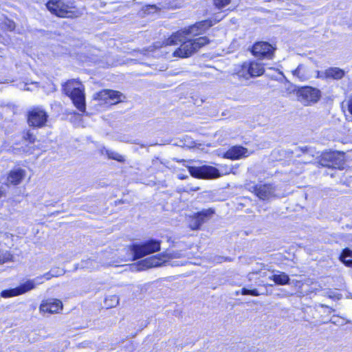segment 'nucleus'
<instances>
[{
  "mask_svg": "<svg viewBox=\"0 0 352 352\" xmlns=\"http://www.w3.org/2000/svg\"><path fill=\"white\" fill-rule=\"evenodd\" d=\"M320 164L323 166L343 169L344 165V154L335 151L324 153L322 155Z\"/></svg>",
  "mask_w": 352,
  "mask_h": 352,
  "instance_id": "6e6552de",
  "label": "nucleus"
},
{
  "mask_svg": "<svg viewBox=\"0 0 352 352\" xmlns=\"http://www.w3.org/2000/svg\"><path fill=\"white\" fill-rule=\"evenodd\" d=\"M219 20H215L214 22L211 20H205L201 21L200 22L196 23L193 25L192 30L195 29L196 27L199 28L201 29V31L204 33L206 32L209 28L212 26L214 24H215Z\"/></svg>",
  "mask_w": 352,
  "mask_h": 352,
  "instance_id": "b1692460",
  "label": "nucleus"
},
{
  "mask_svg": "<svg viewBox=\"0 0 352 352\" xmlns=\"http://www.w3.org/2000/svg\"><path fill=\"white\" fill-rule=\"evenodd\" d=\"M25 175V171L21 168H16L10 172L7 182L12 185H18L23 179Z\"/></svg>",
  "mask_w": 352,
  "mask_h": 352,
  "instance_id": "6ab92c4d",
  "label": "nucleus"
},
{
  "mask_svg": "<svg viewBox=\"0 0 352 352\" xmlns=\"http://www.w3.org/2000/svg\"><path fill=\"white\" fill-rule=\"evenodd\" d=\"M46 6L51 13L66 18H77L81 16V12L72 5L65 4L61 0L49 1Z\"/></svg>",
  "mask_w": 352,
  "mask_h": 352,
  "instance_id": "20e7f679",
  "label": "nucleus"
},
{
  "mask_svg": "<svg viewBox=\"0 0 352 352\" xmlns=\"http://www.w3.org/2000/svg\"><path fill=\"white\" fill-rule=\"evenodd\" d=\"M324 74L326 78L340 80L344 77L345 72L338 67H330L324 72Z\"/></svg>",
  "mask_w": 352,
  "mask_h": 352,
  "instance_id": "aec40b11",
  "label": "nucleus"
},
{
  "mask_svg": "<svg viewBox=\"0 0 352 352\" xmlns=\"http://www.w3.org/2000/svg\"><path fill=\"white\" fill-rule=\"evenodd\" d=\"M178 177L181 179H186L187 177V176H184V175H179Z\"/></svg>",
  "mask_w": 352,
  "mask_h": 352,
  "instance_id": "4c0bfd02",
  "label": "nucleus"
},
{
  "mask_svg": "<svg viewBox=\"0 0 352 352\" xmlns=\"http://www.w3.org/2000/svg\"><path fill=\"white\" fill-rule=\"evenodd\" d=\"M47 273H50L51 274H56V276H53L52 277H57L62 274V271L60 272V273H59L58 270L55 271L54 270H52L50 272H48Z\"/></svg>",
  "mask_w": 352,
  "mask_h": 352,
  "instance_id": "473e14b6",
  "label": "nucleus"
},
{
  "mask_svg": "<svg viewBox=\"0 0 352 352\" xmlns=\"http://www.w3.org/2000/svg\"><path fill=\"white\" fill-rule=\"evenodd\" d=\"M331 322H333V324H336V322L335 321H332L331 320Z\"/></svg>",
  "mask_w": 352,
  "mask_h": 352,
  "instance_id": "a19ab883",
  "label": "nucleus"
},
{
  "mask_svg": "<svg viewBox=\"0 0 352 352\" xmlns=\"http://www.w3.org/2000/svg\"><path fill=\"white\" fill-rule=\"evenodd\" d=\"M56 275V274L45 273L43 275L36 276L34 279L28 280L16 288L3 290L0 295L3 298H10L25 294L34 289L37 285L43 283V279L48 280H50L53 276Z\"/></svg>",
  "mask_w": 352,
  "mask_h": 352,
  "instance_id": "7ed1b4c3",
  "label": "nucleus"
},
{
  "mask_svg": "<svg viewBox=\"0 0 352 352\" xmlns=\"http://www.w3.org/2000/svg\"><path fill=\"white\" fill-rule=\"evenodd\" d=\"M39 309L41 312L55 314L63 309V303L58 299H47L41 302Z\"/></svg>",
  "mask_w": 352,
  "mask_h": 352,
  "instance_id": "dca6fc26",
  "label": "nucleus"
},
{
  "mask_svg": "<svg viewBox=\"0 0 352 352\" xmlns=\"http://www.w3.org/2000/svg\"><path fill=\"white\" fill-rule=\"evenodd\" d=\"M264 68L262 64L257 62H245L241 66L236 74L239 77L248 79L250 77L261 76L264 73Z\"/></svg>",
  "mask_w": 352,
  "mask_h": 352,
  "instance_id": "1a4fd4ad",
  "label": "nucleus"
},
{
  "mask_svg": "<svg viewBox=\"0 0 352 352\" xmlns=\"http://www.w3.org/2000/svg\"><path fill=\"white\" fill-rule=\"evenodd\" d=\"M4 195V190L2 189L1 187H0V198L3 197Z\"/></svg>",
  "mask_w": 352,
  "mask_h": 352,
  "instance_id": "e433bc0d",
  "label": "nucleus"
},
{
  "mask_svg": "<svg viewBox=\"0 0 352 352\" xmlns=\"http://www.w3.org/2000/svg\"><path fill=\"white\" fill-rule=\"evenodd\" d=\"M131 250L133 254V260H136L159 251L160 250V241L151 239L143 243L133 244Z\"/></svg>",
  "mask_w": 352,
  "mask_h": 352,
  "instance_id": "423d86ee",
  "label": "nucleus"
},
{
  "mask_svg": "<svg viewBox=\"0 0 352 352\" xmlns=\"http://www.w3.org/2000/svg\"><path fill=\"white\" fill-rule=\"evenodd\" d=\"M181 43L180 47L174 52V56L187 58L196 53L201 47L209 43V39L206 36H201L191 38L184 36L182 41H177V44Z\"/></svg>",
  "mask_w": 352,
  "mask_h": 352,
  "instance_id": "f03ea898",
  "label": "nucleus"
},
{
  "mask_svg": "<svg viewBox=\"0 0 352 352\" xmlns=\"http://www.w3.org/2000/svg\"><path fill=\"white\" fill-rule=\"evenodd\" d=\"M9 27H10V29H14V25L12 23V24H10L9 25Z\"/></svg>",
  "mask_w": 352,
  "mask_h": 352,
  "instance_id": "58836bf2",
  "label": "nucleus"
},
{
  "mask_svg": "<svg viewBox=\"0 0 352 352\" xmlns=\"http://www.w3.org/2000/svg\"><path fill=\"white\" fill-rule=\"evenodd\" d=\"M298 100L304 105L315 103L320 98V91L311 87H304L298 89L297 92Z\"/></svg>",
  "mask_w": 352,
  "mask_h": 352,
  "instance_id": "9d476101",
  "label": "nucleus"
},
{
  "mask_svg": "<svg viewBox=\"0 0 352 352\" xmlns=\"http://www.w3.org/2000/svg\"><path fill=\"white\" fill-rule=\"evenodd\" d=\"M193 28V25L190 26L188 28L185 29L183 31L177 32L175 34H172L166 41V45H177V41H182L184 36H196L199 34H201L203 32L201 31L199 28L196 27L195 29H192Z\"/></svg>",
  "mask_w": 352,
  "mask_h": 352,
  "instance_id": "ddd939ff",
  "label": "nucleus"
},
{
  "mask_svg": "<svg viewBox=\"0 0 352 352\" xmlns=\"http://www.w3.org/2000/svg\"><path fill=\"white\" fill-rule=\"evenodd\" d=\"M125 96L116 90L103 89L94 94L93 99L100 102L101 104L109 105L116 104L125 100Z\"/></svg>",
  "mask_w": 352,
  "mask_h": 352,
  "instance_id": "0eeeda50",
  "label": "nucleus"
},
{
  "mask_svg": "<svg viewBox=\"0 0 352 352\" xmlns=\"http://www.w3.org/2000/svg\"><path fill=\"white\" fill-rule=\"evenodd\" d=\"M223 259V258L219 257V262H222Z\"/></svg>",
  "mask_w": 352,
  "mask_h": 352,
  "instance_id": "ea45409f",
  "label": "nucleus"
},
{
  "mask_svg": "<svg viewBox=\"0 0 352 352\" xmlns=\"http://www.w3.org/2000/svg\"><path fill=\"white\" fill-rule=\"evenodd\" d=\"M112 298H113L112 300H113L114 303L111 304V306L113 307V306L117 305L118 304V301H119L118 296H113Z\"/></svg>",
  "mask_w": 352,
  "mask_h": 352,
  "instance_id": "72a5a7b5",
  "label": "nucleus"
},
{
  "mask_svg": "<svg viewBox=\"0 0 352 352\" xmlns=\"http://www.w3.org/2000/svg\"><path fill=\"white\" fill-rule=\"evenodd\" d=\"M230 3V0H214V6L221 9Z\"/></svg>",
  "mask_w": 352,
  "mask_h": 352,
  "instance_id": "c85d7f7f",
  "label": "nucleus"
},
{
  "mask_svg": "<svg viewBox=\"0 0 352 352\" xmlns=\"http://www.w3.org/2000/svg\"><path fill=\"white\" fill-rule=\"evenodd\" d=\"M275 48L267 42H258L252 48V54L259 58H272Z\"/></svg>",
  "mask_w": 352,
  "mask_h": 352,
  "instance_id": "4468645a",
  "label": "nucleus"
},
{
  "mask_svg": "<svg viewBox=\"0 0 352 352\" xmlns=\"http://www.w3.org/2000/svg\"><path fill=\"white\" fill-rule=\"evenodd\" d=\"M292 74L300 81L306 80L308 78L303 65H299L296 69L292 71Z\"/></svg>",
  "mask_w": 352,
  "mask_h": 352,
  "instance_id": "5701e85b",
  "label": "nucleus"
},
{
  "mask_svg": "<svg viewBox=\"0 0 352 352\" xmlns=\"http://www.w3.org/2000/svg\"><path fill=\"white\" fill-rule=\"evenodd\" d=\"M93 262H94V261H92L91 259H88L85 261H82L81 266H82V267H89V264H90V265H92Z\"/></svg>",
  "mask_w": 352,
  "mask_h": 352,
  "instance_id": "2f4dec72",
  "label": "nucleus"
},
{
  "mask_svg": "<svg viewBox=\"0 0 352 352\" xmlns=\"http://www.w3.org/2000/svg\"><path fill=\"white\" fill-rule=\"evenodd\" d=\"M105 153L109 159H112L120 162L124 161V157L116 151L105 149Z\"/></svg>",
  "mask_w": 352,
  "mask_h": 352,
  "instance_id": "a878e982",
  "label": "nucleus"
},
{
  "mask_svg": "<svg viewBox=\"0 0 352 352\" xmlns=\"http://www.w3.org/2000/svg\"><path fill=\"white\" fill-rule=\"evenodd\" d=\"M24 139L26 140V141H28L30 143H34V141H35V137L34 136V135H32V133H30V132H28L25 135H24Z\"/></svg>",
  "mask_w": 352,
  "mask_h": 352,
  "instance_id": "7c9ffc66",
  "label": "nucleus"
},
{
  "mask_svg": "<svg viewBox=\"0 0 352 352\" xmlns=\"http://www.w3.org/2000/svg\"><path fill=\"white\" fill-rule=\"evenodd\" d=\"M188 170L192 177L197 178L213 179L220 177L219 170L210 166H202L199 167L189 166Z\"/></svg>",
  "mask_w": 352,
  "mask_h": 352,
  "instance_id": "9b49d317",
  "label": "nucleus"
},
{
  "mask_svg": "<svg viewBox=\"0 0 352 352\" xmlns=\"http://www.w3.org/2000/svg\"><path fill=\"white\" fill-rule=\"evenodd\" d=\"M250 155L248 150L241 146H234L228 150L224 157L231 160H238L241 157H245Z\"/></svg>",
  "mask_w": 352,
  "mask_h": 352,
  "instance_id": "a211bd4d",
  "label": "nucleus"
},
{
  "mask_svg": "<svg viewBox=\"0 0 352 352\" xmlns=\"http://www.w3.org/2000/svg\"><path fill=\"white\" fill-rule=\"evenodd\" d=\"M302 151V153L304 155H307V154H308V153H311V154H310V156H311L312 158L314 157V155L312 154V153H313V152H312V151H311L310 148H307V147H305V148H298L296 149V152H298V151Z\"/></svg>",
  "mask_w": 352,
  "mask_h": 352,
  "instance_id": "c756f323",
  "label": "nucleus"
},
{
  "mask_svg": "<svg viewBox=\"0 0 352 352\" xmlns=\"http://www.w3.org/2000/svg\"><path fill=\"white\" fill-rule=\"evenodd\" d=\"M214 213V210L212 208L203 210L201 212H197L194 217H192L189 223V226L192 230H198L201 226L209 220L212 214Z\"/></svg>",
  "mask_w": 352,
  "mask_h": 352,
  "instance_id": "2eb2a0df",
  "label": "nucleus"
},
{
  "mask_svg": "<svg viewBox=\"0 0 352 352\" xmlns=\"http://www.w3.org/2000/svg\"><path fill=\"white\" fill-rule=\"evenodd\" d=\"M13 245V235L8 232H0V247L10 248Z\"/></svg>",
  "mask_w": 352,
  "mask_h": 352,
  "instance_id": "412c9836",
  "label": "nucleus"
},
{
  "mask_svg": "<svg viewBox=\"0 0 352 352\" xmlns=\"http://www.w3.org/2000/svg\"><path fill=\"white\" fill-rule=\"evenodd\" d=\"M348 107L349 111L350 112L351 114H352V98L349 101Z\"/></svg>",
  "mask_w": 352,
  "mask_h": 352,
  "instance_id": "c9c22d12",
  "label": "nucleus"
},
{
  "mask_svg": "<svg viewBox=\"0 0 352 352\" xmlns=\"http://www.w3.org/2000/svg\"><path fill=\"white\" fill-rule=\"evenodd\" d=\"M181 257H182V254L179 252H173L171 253L166 252L142 260L138 263L135 267H137L138 271L144 270L151 267L160 266L162 263L166 262L169 259Z\"/></svg>",
  "mask_w": 352,
  "mask_h": 352,
  "instance_id": "39448f33",
  "label": "nucleus"
},
{
  "mask_svg": "<svg viewBox=\"0 0 352 352\" xmlns=\"http://www.w3.org/2000/svg\"><path fill=\"white\" fill-rule=\"evenodd\" d=\"M47 113L41 107H34L28 111V122L30 126L34 127L43 126L47 120Z\"/></svg>",
  "mask_w": 352,
  "mask_h": 352,
  "instance_id": "f8f14e48",
  "label": "nucleus"
},
{
  "mask_svg": "<svg viewBox=\"0 0 352 352\" xmlns=\"http://www.w3.org/2000/svg\"><path fill=\"white\" fill-rule=\"evenodd\" d=\"M253 190L259 199L265 200L274 195L276 189L272 184H258L253 187Z\"/></svg>",
  "mask_w": 352,
  "mask_h": 352,
  "instance_id": "f3484780",
  "label": "nucleus"
},
{
  "mask_svg": "<svg viewBox=\"0 0 352 352\" xmlns=\"http://www.w3.org/2000/svg\"><path fill=\"white\" fill-rule=\"evenodd\" d=\"M63 92L68 96L74 105L82 113L86 110L85 87L78 80H70L63 85Z\"/></svg>",
  "mask_w": 352,
  "mask_h": 352,
  "instance_id": "f257e3e1",
  "label": "nucleus"
},
{
  "mask_svg": "<svg viewBox=\"0 0 352 352\" xmlns=\"http://www.w3.org/2000/svg\"><path fill=\"white\" fill-rule=\"evenodd\" d=\"M347 257L352 258V251L349 249L343 250L340 255V261L347 266H352V259H347Z\"/></svg>",
  "mask_w": 352,
  "mask_h": 352,
  "instance_id": "393cba45",
  "label": "nucleus"
},
{
  "mask_svg": "<svg viewBox=\"0 0 352 352\" xmlns=\"http://www.w3.org/2000/svg\"><path fill=\"white\" fill-rule=\"evenodd\" d=\"M317 78L327 79L326 78H324V72H321L318 71V72H317Z\"/></svg>",
  "mask_w": 352,
  "mask_h": 352,
  "instance_id": "f704fd0d",
  "label": "nucleus"
},
{
  "mask_svg": "<svg viewBox=\"0 0 352 352\" xmlns=\"http://www.w3.org/2000/svg\"><path fill=\"white\" fill-rule=\"evenodd\" d=\"M12 259V255L6 248L0 247V263H4Z\"/></svg>",
  "mask_w": 352,
  "mask_h": 352,
  "instance_id": "bb28decb",
  "label": "nucleus"
},
{
  "mask_svg": "<svg viewBox=\"0 0 352 352\" xmlns=\"http://www.w3.org/2000/svg\"><path fill=\"white\" fill-rule=\"evenodd\" d=\"M270 279L272 280L276 284L280 285H287L289 282V277L285 272H279L278 274H273L269 277Z\"/></svg>",
  "mask_w": 352,
  "mask_h": 352,
  "instance_id": "4be33fe9",
  "label": "nucleus"
},
{
  "mask_svg": "<svg viewBox=\"0 0 352 352\" xmlns=\"http://www.w3.org/2000/svg\"><path fill=\"white\" fill-rule=\"evenodd\" d=\"M241 294L242 295H251L253 296H258L259 295L257 289H248L246 288H243L241 289Z\"/></svg>",
  "mask_w": 352,
  "mask_h": 352,
  "instance_id": "cd10ccee",
  "label": "nucleus"
}]
</instances>
